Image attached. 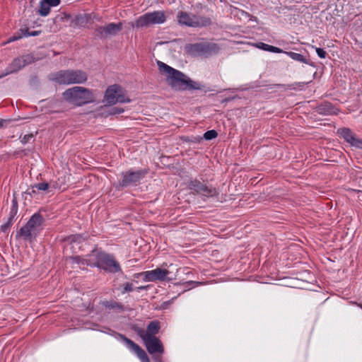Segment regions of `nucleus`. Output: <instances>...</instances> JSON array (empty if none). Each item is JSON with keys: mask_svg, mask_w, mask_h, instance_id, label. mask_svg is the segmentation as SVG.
I'll return each mask as SVG.
<instances>
[{"mask_svg": "<svg viewBox=\"0 0 362 362\" xmlns=\"http://www.w3.org/2000/svg\"><path fill=\"white\" fill-rule=\"evenodd\" d=\"M177 18L180 25L191 28L206 27L211 24L210 18L197 16L183 11H178Z\"/></svg>", "mask_w": 362, "mask_h": 362, "instance_id": "39448f33", "label": "nucleus"}, {"mask_svg": "<svg viewBox=\"0 0 362 362\" xmlns=\"http://www.w3.org/2000/svg\"><path fill=\"white\" fill-rule=\"evenodd\" d=\"M155 362H163L162 357L155 356Z\"/></svg>", "mask_w": 362, "mask_h": 362, "instance_id": "c03bdc74", "label": "nucleus"}, {"mask_svg": "<svg viewBox=\"0 0 362 362\" xmlns=\"http://www.w3.org/2000/svg\"><path fill=\"white\" fill-rule=\"evenodd\" d=\"M50 11V6L45 1V0H42L40 4L39 13L42 16H47Z\"/></svg>", "mask_w": 362, "mask_h": 362, "instance_id": "393cba45", "label": "nucleus"}, {"mask_svg": "<svg viewBox=\"0 0 362 362\" xmlns=\"http://www.w3.org/2000/svg\"><path fill=\"white\" fill-rule=\"evenodd\" d=\"M48 5L51 6H57L60 4V0H45Z\"/></svg>", "mask_w": 362, "mask_h": 362, "instance_id": "ea45409f", "label": "nucleus"}, {"mask_svg": "<svg viewBox=\"0 0 362 362\" xmlns=\"http://www.w3.org/2000/svg\"><path fill=\"white\" fill-rule=\"evenodd\" d=\"M160 329V322L158 320H153L148 324L146 329L138 328L136 329V332L140 338L156 337V335L159 332Z\"/></svg>", "mask_w": 362, "mask_h": 362, "instance_id": "dca6fc26", "label": "nucleus"}, {"mask_svg": "<svg viewBox=\"0 0 362 362\" xmlns=\"http://www.w3.org/2000/svg\"><path fill=\"white\" fill-rule=\"evenodd\" d=\"M337 133L350 145L352 144L356 136L352 131L346 127L339 129Z\"/></svg>", "mask_w": 362, "mask_h": 362, "instance_id": "412c9836", "label": "nucleus"}, {"mask_svg": "<svg viewBox=\"0 0 362 362\" xmlns=\"http://www.w3.org/2000/svg\"><path fill=\"white\" fill-rule=\"evenodd\" d=\"M257 47L262 50H264V51H267V52H274V53H282L284 52V51L277 47H274V46H272V45H267V44H265L264 42H258L257 44Z\"/></svg>", "mask_w": 362, "mask_h": 362, "instance_id": "b1692460", "label": "nucleus"}, {"mask_svg": "<svg viewBox=\"0 0 362 362\" xmlns=\"http://www.w3.org/2000/svg\"><path fill=\"white\" fill-rule=\"evenodd\" d=\"M88 18L86 14H79L75 17L74 23L76 25L84 26L88 23Z\"/></svg>", "mask_w": 362, "mask_h": 362, "instance_id": "a878e982", "label": "nucleus"}, {"mask_svg": "<svg viewBox=\"0 0 362 362\" xmlns=\"http://www.w3.org/2000/svg\"><path fill=\"white\" fill-rule=\"evenodd\" d=\"M291 59L293 60L298 61V62H305V59L303 55L299 53L293 52H286Z\"/></svg>", "mask_w": 362, "mask_h": 362, "instance_id": "c85d7f7f", "label": "nucleus"}, {"mask_svg": "<svg viewBox=\"0 0 362 362\" xmlns=\"http://www.w3.org/2000/svg\"><path fill=\"white\" fill-rule=\"evenodd\" d=\"M71 84L84 83L88 79L86 71L80 69H69Z\"/></svg>", "mask_w": 362, "mask_h": 362, "instance_id": "a211bd4d", "label": "nucleus"}, {"mask_svg": "<svg viewBox=\"0 0 362 362\" xmlns=\"http://www.w3.org/2000/svg\"><path fill=\"white\" fill-rule=\"evenodd\" d=\"M327 55V52L321 48H318V57L320 58H325Z\"/></svg>", "mask_w": 362, "mask_h": 362, "instance_id": "a19ab883", "label": "nucleus"}, {"mask_svg": "<svg viewBox=\"0 0 362 362\" xmlns=\"http://www.w3.org/2000/svg\"><path fill=\"white\" fill-rule=\"evenodd\" d=\"M147 287L148 286H141L139 287H137L136 290L139 291H141V290H146L147 288Z\"/></svg>", "mask_w": 362, "mask_h": 362, "instance_id": "37998d69", "label": "nucleus"}, {"mask_svg": "<svg viewBox=\"0 0 362 362\" xmlns=\"http://www.w3.org/2000/svg\"><path fill=\"white\" fill-rule=\"evenodd\" d=\"M124 110L122 107H113L109 109L107 112V115H115L123 113Z\"/></svg>", "mask_w": 362, "mask_h": 362, "instance_id": "7c9ffc66", "label": "nucleus"}, {"mask_svg": "<svg viewBox=\"0 0 362 362\" xmlns=\"http://www.w3.org/2000/svg\"><path fill=\"white\" fill-rule=\"evenodd\" d=\"M166 21L163 11H155L146 13L139 16L135 22L132 23L133 28H144L151 25L162 24Z\"/></svg>", "mask_w": 362, "mask_h": 362, "instance_id": "0eeeda50", "label": "nucleus"}, {"mask_svg": "<svg viewBox=\"0 0 362 362\" xmlns=\"http://www.w3.org/2000/svg\"><path fill=\"white\" fill-rule=\"evenodd\" d=\"M119 338L125 344L128 349L134 351L141 362H150V359L146 351L137 344L127 338L125 335L119 334Z\"/></svg>", "mask_w": 362, "mask_h": 362, "instance_id": "2eb2a0df", "label": "nucleus"}, {"mask_svg": "<svg viewBox=\"0 0 362 362\" xmlns=\"http://www.w3.org/2000/svg\"><path fill=\"white\" fill-rule=\"evenodd\" d=\"M45 222V218L40 213L34 214L27 223L18 232L25 240H31L35 238L37 233Z\"/></svg>", "mask_w": 362, "mask_h": 362, "instance_id": "423d86ee", "label": "nucleus"}, {"mask_svg": "<svg viewBox=\"0 0 362 362\" xmlns=\"http://www.w3.org/2000/svg\"><path fill=\"white\" fill-rule=\"evenodd\" d=\"M351 146H354L358 148H362V139H358L356 136H355Z\"/></svg>", "mask_w": 362, "mask_h": 362, "instance_id": "e433bc0d", "label": "nucleus"}, {"mask_svg": "<svg viewBox=\"0 0 362 362\" xmlns=\"http://www.w3.org/2000/svg\"><path fill=\"white\" fill-rule=\"evenodd\" d=\"M68 261H71L72 263L87 265L90 267V264H93L91 259H85L81 256H70L66 259Z\"/></svg>", "mask_w": 362, "mask_h": 362, "instance_id": "5701e85b", "label": "nucleus"}, {"mask_svg": "<svg viewBox=\"0 0 362 362\" xmlns=\"http://www.w3.org/2000/svg\"><path fill=\"white\" fill-rule=\"evenodd\" d=\"M18 208V201H17V198L14 194L13 198L12 199V206H11L10 213H9L11 214V216H16L17 214Z\"/></svg>", "mask_w": 362, "mask_h": 362, "instance_id": "cd10ccee", "label": "nucleus"}, {"mask_svg": "<svg viewBox=\"0 0 362 362\" xmlns=\"http://www.w3.org/2000/svg\"><path fill=\"white\" fill-rule=\"evenodd\" d=\"M148 169L134 170L132 168L122 172L120 174L121 180H119L117 188L123 189L127 187H136L141 183V181L148 174Z\"/></svg>", "mask_w": 362, "mask_h": 362, "instance_id": "20e7f679", "label": "nucleus"}, {"mask_svg": "<svg viewBox=\"0 0 362 362\" xmlns=\"http://www.w3.org/2000/svg\"><path fill=\"white\" fill-rule=\"evenodd\" d=\"M145 345L148 352L153 355L155 360V356H160L164 353V347L162 341L159 338L156 337H145L141 338Z\"/></svg>", "mask_w": 362, "mask_h": 362, "instance_id": "4468645a", "label": "nucleus"}, {"mask_svg": "<svg viewBox=\"0 0 362 362\" xmlns=\"http://www.w3.org/2000/svg\"><path fill=\"white\" fill-rule=\"evenodd\" d=\"M361 47L362 48V42H361Z\"/></svg>", "mask_w": 362, "mask_h": 362, "instance_id": "09e8293b", "label": "nucleus"}, {"mask_svg": "<svg viewBox=\"0 0 362 362\" xmlns=\"http://www.w3.org/2000/svg\"><path fill=\"white\" fill-rule=\"evenodd\" d=\"M64 99L76 106L93 103L95 100L92 91L86 88L74 86L65 90L63 94Z\"/></svg>", "mask_w": 362, "mask_h": 362, "instance_id": "7ed1b4c3", "label": "nucleus"}, {"mask_svg": "<svg viewBox=\"0 0 362 362\" xmlns=\"http://www.w3.org/2000/svg\"><path fill=\"white\" fill-rule=\"evenodd\" d=\"M41 31H31L30 32L28 28H21L15 33L12 37L10 38L9 41H15L18 40L23 37H28V36H37L40 34Z\"/></svg>", "mask_w": 362, "mask_h": 362, "instance_id": "aec40b11", "label": "nucleus"}, {"mask_svg": "<svg viewBox=\"0 0 362 362\" xmlns=\"http://www.w3.org/2000/svg\"><path fill=\"white\" fill-rule=\"evenodd\" d=\"M105 100L109 105H113L117 103H129L131 100L125 94V90L117 84L110 86L105 90Z\"/></svg>", "mask_w": 362, "mask_h": 362, "instance_id": "1a4fd4ad", "label": "nucleus"}, {"mask_svg": "<svg viewBox=\"0 0 362 362\" xmlns=\"http://www.w3.org/2000/svg\"><path fill=\"white\" fill-rule=\"evenodd\" d=\"M123 29V24L122 22L119 23H110L105 25H95L93 35L95 38L100 40L107 39L112 36L117 35Z\"/></svg>", "mask_w": 362, "mask_h": 362, "instance_id": "6e6552de", "label": "nucleus"}, {"mask_svg": "<svg viewBox=\"0 0 362 362\" xmlns=\"http://www.w3.org/2000/svg\"><path fill=\"white\" fill-rule=\"evenodd\" d=\"M35 185L32 187L31 189H28L26 192H24L23 195H25V199H27V195H29L30 197H33L35 194H36Z\"/></svg>", "mask_w": 362, "mask_h": 362, "instance_id": "4c0bfd02", "label": "nucleus"}, {"mask_svg": "<svg viewBox=\"0 0 362 362\" xmlns=\"http://www.w3.org/2000/svg\"><path fill=\"white\" fill-rule=\"evenodd\" d=\"M228 100H229V99H228V98H226V99L224 100V101H228Z\"/></svg>", "mask_w": 362, "mask_h": 362, "instance_id": "de8ad7c7", "label": "nucleus"}, {"mask_svg": "<svg viewBox=\"0 0 362 362\" xmlns=\"http://www.w3.org/2000/svg\"><path fill=\"white\" fill-rule=\"evenodd\" d=\"M89 238L90 235L87 233L64 237L63 241L65 243V250L66 251L69 247L74 253H77L78 250H81L82 244L88 240Z\"/></svg>", "mask_w": 362, "mask_h": 362, "instance_id": "f8f14e48", "label": "nucleus"}, {"mask_svg": "<svg viewBox=\"0 0 362 362\" xmlns=\"http://www.w3.org/2000/svg\"><path fill=\"white\" fill-rule=\"evenodd\" d=\"M5 122V120L0 119V128L4 127V123Z\"/></svg>", "mask_w": 362, "mask_h": 362, "instance_id": "a18cd8bd", "label": "nucleus"}, {"mask_svg": "<svg viewBox=\"0 0 362 362\" xmlns=\"http://www.w3.org/2000/svg\"><path fill=\"white\" fill-rule=\"evenodd\" d=\"M16 216H11V214H9V217L8 218V221L3 225L1 226V230L2 232H6L9 228L11 226L13 222L14 217Z\"/></svg>", "mask_w": 362, "mask_h": 362, "instance_id": "bb28decb", "label": "nucleus"}, {"mask_svg": "<svg viewBox=\"0 0 362 362\" xmlns=\"http://www.w3.org/2000/svg\"><path fill=\"white\" fill-rule=\"evenodd\" d=\"M23 67H25V64H23V61L21 57L15 58L7 67L6 71L2 72L0 74V78H3L9 74L17 72Z\"/></svg>", "mask_w": 362, "mask_h": 362, "instance_id": "6ab92c4d", "label": "nucleus"}, {"mask_svg": "<svg viewBox=\"0 0 362 362\" xmlns=\"http://www.w3.org/2000/svg\"><path fill=\"white\" fill-rule=\"evenodd\" d=\"M170 272L168 269L156 268V269L143 272L136 274V276H142L145 281H171L170 277Z\"/></svg>", "mask_w": 362, "mask_h": 362, "instance_id": "ddd939ff", "label": "nucleus"}, {"mask_svg": "<svg viewBox=\"0 0 362 362\" xmlns=\"http://www.w3.org/2000/svg\"><path fill=\"white\" fill-rule=\"evenodd\" d=\"M219 47L216 43L199 42L189 46L188 52L192 55L208 57L217 54Z\"/></svg>", "mask_w": 362, "mask_h": 362, "instance_id": "9d476101", "label": "nucleus"}, {"mask_svg": "<svg viewBox=\"0 0 362 362\" xmlns=\"http://www.w3.org/2000/svg\"><path fill=\"white\" fill-rule=\"evenodd\" d=\"M191 141H193V142H197V141H198L199 140H198L197 138H195V137H194V139H193V140H191Z\"/></svg>", "mask_w": 362, "mask_h": 362, "instance_id": "49530a36", "label": "nucleus"}, {"mask_svg": "<svg viewBox=\"0 0 362 362\" xmlns=\"http://www.w3.org/2000/svg\"><path fill=\"white\" fill-rule=\"evenodd\" d=\"M35 187L41 191H47L49 188V184L48 182H44L35 185Z\"/></svg>", "mask_w": 362, "mask_h": 362, "instance_id": "72a5a7b5", "label": "nucleus"}, {"mask_svg": "<svg viewBox=\"0 0 362 362\" xmlns=\"http://www.w3.org/2000/svg\"><path fill=\"white\" fill-rule=\"evenodd\" d=\"M189 188L193 193L204 196L207 198L216 197L219 194L218 190L211 186L194 179L189 182Z\"/></svg>", "mask_w": 362, "mask_h": 362, "instance_id": "9b49d317", "label": "nucleus"}, {"mask_svg": "<svg viewBox=\"0 0 362 362\" xmlns=\"http://www.w3.org/2000/svg\"><path fill=\"white\" fill-rule=\"evenodd\" d=\"M157 64L160 72L166 75V82L172 89L178 91L194 90H204V92L209 91V89H206L204 84L192 80L182 71L160 61H158Z\"/></svg>", "mask_w": 362, "mask_h": 362, "instance_id": "f257e3e1", "label": "nucleus"}, {"mask_svg": "<svg viewBox=\"0 0 362 362\" xmlns=\"http://www.w3.org/2000/svg\"><path fill=\"white\" fill-rule=\"evenodd\" d=\"M33 137V134H26L23 136V139H22V142L25 144L27 142L29 141V140L30 139H32Z\"/></svg>", "mask_w": 362, "mask_h": 362, "instance_id": "79ce46f5", "label": "nucleus"}, {"mask_svg": "<svg viewBox=\"0 0 362 362\" xmlns=\"http://www.w3.org/2000/svg\"><path fill=\"white\" fill-rule=\"evenodd\" d=\"M89 257L95 256V259L90 264L91 267H98L107 272L115 274L121 272L122 269L118 262L115 259L112 255L107 254L103 251L98 250L95 247L92 250Z\"/></svg>", "mask_w": 362, "mask_h": 362, "instance_id": "f03ea898", "label": "nucleus"}, {"mask_svg": "<svg viewBox=\"0 0 362 362\" xmlns=\"http://www.w3.org/2000/svg\"><path fill=\"white\" fill-rule=\"evenodd\" d=\"M217 136H218L217 132L214 129L209 130L204 134V139H206L207 141L215 139L217 137Z\"/></svg>", "mask_w": 362, "mask_h": 362, "instance_id": "c756f323", "label": "nucleus"}, {"mask_svg": "<svg viewBox=\"0 0 362 362\" xmlns=\"http://www.w3.org/2000/svg\"><path fill=\"white\" fill-rule=\"evenodd\" d=\"M25 64V66L32 64L35 61V57L32 54H26L21 57Z\"/></svg>", "mask_w": 362, "mask_h": 362, "instance_id": "473e14b6", "label": "nucleus"}, {"mask_svg": "<svg viewBox=\"0 0 362 362\" xmlns=\"http://www.w3.org/2000/svg\"><path fill=\"white\" fill-rule=\"evenodd\" d=\"M200 284H202V283L199 282V281H187V282L185 283V289L186 290L190 289L191 288V287H190L191 285L198 286V285H200Z\"/></svg>", "mask_w": 362, "mask_h": 362, "instance_id": "58836bf2", "label": "nucleus"}, {"mask_svg": "<svg viewBox=\"0 0 362 362\" xmlns=\"http://www.w3.org/2000/svg\"><path fill=\"white\" fill-rule=\"evenodd\" d=\"M304 86V82H299L286 85L287 89L289 90H302Z\"/></svg>", "mask_w": 362, "mask_h": 362, "instance_id": "2f4dec72", "label": "nucleus"}, {"mask_svg": "<svg viewBox=\"0 0 362 362\" xmlns=\"http://www.w3.org/2000/svg\"><path fill=\"white\" fill-rule=\"evenodd\" d=\"M323 106H324L323 104H321L320 105H318L317 111H318L319 114H322V113L331 114L332 113V110L330 109L325 110L323 108ZM325 106H326V107L329 106V107L330 104L326 103H325Z\"/></svg>", "mask_w": 362, "mask_h": 362, "instance_id": "f704fd0d", "label": "nucleus"}, {"mask_svg": "<svg viewBox=\"0 0 362 362\" xmlns=\"http://www.w3.org/2000/svg\"><path fill=\"white\" fill-rule=\"evenodd\" d=\"M48 78L49 80L54 81L59 85L71 84L69 69L60 70L57 72L51 73L48 76Z\"/></svg>", "mask_w": 362, "mask_h": 362, "instance_id": "f3484780", "label": "nucleus"}, {"mask_svg": "<svg viewBox=\"0 0 362 362\" xmlns=\"http://www.w3.org/2000/svg\"><path fill=\"white\" fill-rule=\"evenodd\" d=\"M102 305L108 310H116L118 312H123L125 310V307L123 304L117 303L115 300H105L102 303Z\"/></svg>", "mask_w": 362, "mask_h": 362, "instance_id": "4be33fe9", "label": "nucleus"}, {"mask_svg": "<svg viewBox=\"0 0 362 362\" xmlns=\"http://www.w3.org/2000/svg\"><path fill=\"white\" fill-rule=\"evenodd\" d=\"M133 291V285L132 283L126 282L123 284V290L122 291V293H125L128 292H131Z\"/></svg>", "mask_w": 362, "mask_h": 362, "instance_id": "c9c22d12", "label": "nucleus"}]
</instances>
